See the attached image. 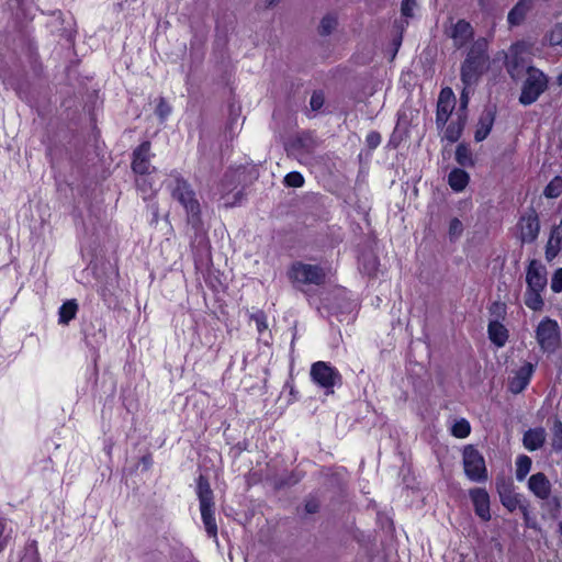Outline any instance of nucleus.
I'll return each mask as SVG.
<instances>
[{
	"label": "nucleus",
	"instance_id": "f257e3e1",
	"mask_svg": "<svg viewBox=\"0 0 562 562\" xmlns=\"http://www.w3.org/2000/svg\"><path fill=\"white\" fill-rule=\"evenodd\" d=\"M488 60L486 54V43L484 41H476L469 49L468 55L461 66V81L467 86H474Z\"/></svg>",
	"mask_w": 562,
	"mask_h": 562
},
{
	"label": "nucleus",
	"instance_id": "f03ea898",
	"mask_svg": "<svg viewBox=\"0 0 562 562\" xmlns=\"http://www.w3.org/2000/svg\"><path fill=\"white\" fill-rule=\"evenodd\" d=\"M171 195L186 210L188 221L192 225L200 223V203L195 198V192L191 186L179 175H172L168 183Z\"/></svg>",
	"mask_w": 562,
	"mask_h": 562
},
{
	"label": "nucleus",
	"instance_id": "7ed1b4c3",
	"mask_svg": "<svg viewBox=\"0 0 562 562\" xmlns=\"http://www.w3.org/2000/svg\"><path fill=\"white\" fill-rule=\"evenodd\" d=\"M196 494L200 502V510L205 531L209 537L217 538V525L214 516L213 491L206 477L198 479Z\"/></svg>",
	"mask_w": 562,
	"mask_h": 562
},
{
	"label": "nucleus",
	"instance_id": "20e7f679",
	"mask_svg": "<svg viewBox=\"0 0 562 562\" xmlns=\"http://www.w3.org/2000/svg\"><path fill=\"white\" fill-rule=\"evenodd\" d=\"M293 286L302 290L304 285H322L326 280L325 270L318 265L295 261L288 270Z\"/></svg>",
	"mask_w": 562,
	"mask_h": 562
},
{
	"label": "nucleus",
	"instance_id": "39448f33",
	"mask_svg": "<svg viewBox=\"0 0 562 562\" xmlns=\"http://www.w3.org/2000/svg\"><path fill=\"white\" fill-rule=\"evenodd\" d=\"M310 375L312 381L322 387L326 395L334 394L336 385L341 384V374L330 363L325 361L314 362Z\"/></svg>",
	"mask_w": 562,
	"mask_h": 562
},
{
	"label": "nucleus",
	"instance_id": "423d86ee",
	"mask_svg": "<svg viewBox=\"0 0 562 562\" xmlns=\"http://www.w3.org/2000/svg\"><path fill=\"white\" fill-rule=\"evenodd\" d=\"M548 86L547 76L535 67H528L527 78L522 85L519 102L530 105L538 100Z\"/></svg>",
	"mask_w": 562,
	"mask_h": 562
},
{
	"label": "nucleus",
	"instance_id": "0eeeda50",
	"mask_svg": "<svg viewBox=\"0 0 562 562\" xmlns=\"http://www.w3.org/2000/svg\"><path fill=\"white\" fill-rule=\"evenodd\" d=\"M536 340L543 352H554L561 342L558 322L550 317L541 319L536 328Z\"/></svg>",
	"mask_w": 562,
	"mask_h": 562
},
{
	"label": "nucleus",
	"instance_id": "6e6552de",
	"mask_svg": "<svg viewBox=\"0 0 562 562\" xmlns=\"http://www.w3.org/2000/svg\"><path fill=\"white\" fill-rule=\"evenodd\" d=\"M463 467L465 475L473 482H483L487 479V471L483 456L472 446L463 450Z\"/></svg>",
	"mask_w": 562,
	"mask_h": 562
},
{
	"label": "nucleus",
	"instance_id": "1a4fd4ad",
	"mask_svg": "<svg viewBox=\"0 0 562 562\" xmlns=\"http://www.w3.org/2000/svg\"><path fill=\"white\" fill-rule=\"evenodd\" d=\"M456 106V95L451 88H442L437 102L436 125L438 130L445 128L453 109Z\"/></svg>",
	"mask_w": 562,
	"mask_h": 562
},
{
	"label": "nucleus",
	"instance_id": "9d476101",
	"mask_svg": "<svg viewBox=\"0 0 562 562\" xmlns=\"http://www.w3.org/2000/svg\"><path fill=\"white\" fill-rule=\"evenodd\" d=\"M150 143L143 142L133 151L132 169L138 176H149L156 168L150 162Z\"/></svg>",
	"mask_w": 562,
	"mask_h": 562
},
{
	"label": "nucleus",
	"instance_id": "9b49d317",
	"mask_svg": "<svg viewBox=\"0 0 562 562\" xmlns=\"http://www.w3.org/2000/svg\"><path fill=\"white\" fill-rule=\"evenodd\" d=\"M519 238L522 243H533L540 231V223L537 212L531 209L525 213L518 223Z\"/></svg>",
	"mask_w": 562,
	"mask_h": 562
},
{
	"label": "nucleus",
	"instance_id": "f8f14e48",
	"mask_svg": "<svg viewBox=\"0 0 562 562\" xmlns=\"http://www.w3.org/2000/svg\"><path fill=\"white\" fill-rule=\"evenodd\" d=\"M527 289L544 290L548 283L546 268L536 259L529 262L526 272Z\"/></svg>",
	"mask_w": 562,
	"mask_h": 562
},
{
	"label": "nucleus",
	"instance_id": "ddd939ff",
	"mask_svg": "<svg viewBox=\"0 0 562 562\" xmlns=\"http://www.w3.org/2000/svg\"><path fill=\"white\" fill-rule=\"evenodd\" d=\"M470 498L474 506L475 514L484 521L491 519L490 495L484 488L475 487L470 490Z\"/></svg>",
	"mask_w": 562,
	"mask_h": 562
},
{
	"label": "nucleus",
	"instance_id": "4468645a",
	"mask_svg": "<svg viewBox=\"0 0 562 562\" xmlns=\"http://www.w3.org/2000/svg\"><path fill=\"white\" fill-rule=\"evenodd\" d=\"M448 35L453 41V45L457 48L463 47L473 37V27L465 20H459L452 24L448 31Z\"/></svg>",
	"mask_w": 562,
	"mask_h": 562
},
{
	"label": "nucleus",
	"instance_id": "2eb2a0df",
	"mask_svg": "<svg viewBox=\"0 0 562 562\" xmlns=\"http://www.w3.org/2000/svg\"><path fill=\"white\" fill-rule=\"evenodd\" d=\"M533 371L535 366L530 362H527L520 367L509 381V391L514 394L522 392L529 384Z\"/></svg>",
	"mask_w": 562,
	"mask_h": 562
},
{
	"label": "nucleus",
	"instance_id": "dca6fc26",
	"mask_svg": "<svg viewBox=\"0 0 562 562\" xmlns=\"http://www.w3.org/2000/svg\"><path fill=\"white\" fill-rule=\"evenodd\" d=\"M496 111L494 106H486L480 117L474 133V139L476 142L484 140L492 131L494 125Z\"/></svg>",
	"mask_w": 562,
	"mask_h": 562
},
{
	"label": "nucleus",
	"instance_id": "f3484780",
	"mask_svg": "<svg viewBox=\"0 0 562 562\" xmlns=\"http://www.w3.org/2000/svg\"><path fill=\"white\" fill-rule=\"evenodd\" d=\"M528 487L540 499H547L551 492V483L542 472L529 477Z\"/></svg>",
	"mask_w": 562,
	"mask_h": 562
},
{
	"label": "nucleus",
	"instance_id": "a211bd4d",
	"mask_svg": "<svg viewBox=\"0 0 562 562\" xmlns=\"http://www.w3.org/2000/svg\"><path fill=\"white\" fill-rule=\"evenodd\" d=\"M546 430L542 427L528 429L522 437V445L529 451L540 449L546 442Z\"/></svg>",
	"mask_w": 562,
	"mask_h": 562
},
{
	"label": "nucleus",
	"instance_id": "6ab92c4d",
	"mask_svg": "<svg viewBox=\"0 0 562 562\" xmlns=\"http://www.w3.org/2000/svg\"><path fill=\"white\" fill-rule=\"evenodd\" d=\"M487 334L488 339L497 348L504 347L509 337L507 328L498 319H494L488 323Z\"/></svg>",
	"mask_w": 562,
	"mask_h": 562
},
{
	"label": "nucleus",
	"instance_id": "aec40b11",
	"mask_svg": "<svg viewBox=\"0 0 562 562\" xmlns=\"http://www.w3.org/2000/svg\"><path fill=\"white\" fill-rule=\"evenodd\" d=\"M532 0H519L515 7L509 11L507 21L512 26L519 25L527 12L530 10Z\"/></svg>",
	"mask_w": 562,
	"mask_h": 562
},
{
	"label": "nucleus",
	"instance_id": "412c9836",
	"mask_svg": "<svg viewBox=\"0 0 562 562\" xmlns=\"http://www.w3.org/2000/svg\"><path fill=\"white\" fill-rule=\"evenodd\" d=\"M467 115L458 114L457 121H451L445 128L443 138L450 143H456L462 135L465 126Z\"/></svg>",
	"mask_w": 562,
	"mask_h": 562
},
{
	"label": "nucleus",
	"instance_id": "4be33fe9",
	"mask_svg": "<svg viewBox=\"0 0 562 562\" xmlns=\"http://www.w3.org/2000/svg\"><path fill=\"white\" fill-rule=\"evenodd\" d=\"M559 227H554L551 231L550 237L546 245V259L552 261L560 252L562 248V236L559 233Z\"/></svg>",
	"mask_w": 562,
	"mask_h": 562
},
{
	"label": "nucleus",
	"instance_id": "5701e85b",
	"mask_svg": "<svg viewBox=\"0 0 562 562\" xmlns=\"http://www.w3.org/2000/svg\"><path fill=\"white\" fill-rule=\"evenodd\" d=\"M470 180L467 171L460 168H454L448 176V183L456 192H461L465 189Z\"/></svg>",
	"mask_w": 562,
	"mask_h": 562
},
{
	"label": "nucleus",
	"instance_id": "b1692460",
	"mask_svg": "<svg viewBox=\"0 0 562 562\" xmlns=\"http://www.w3.org/2000/svg\"><path fill=\"white\" fill-rule=\"evenodd\" d=\"M501 502L509 512L519 508L524 515H527V506L520 504V496L513 493L510 490L499 492Z\"/></svg>",
	"mask_w": 562,
	"mask_h": 562
},
{
	"label": "nucleus",
	"instance_id": "393cba45",
	"mask_svg": "<svg viewBox=\"0 0 562 562\" xmlns=\"http://www.w3.org/2000/svg\"><path fill=\"white\" fill-rule=\"evenodd\" d=\"M78 312V304L76 300H69L65 302L58 311V323L63 325H67L71 319L76 317Z\"/></svg>",
	"mask_w": 562,
	"mask_h": 562
},
{
	"label": "nucleus",
	"instance_id": "a878e982",
	"mask_svg": "<svg viewBox=\"0 0 562 562\" xmlns=\"http://www.w3.org/2000/svg\"><path fill=\"white\" fill-rule=\"evenodd\" d=\"M542 291L543 290H526L525 304L528 308L532 311H541L543 308L544 302L541 296Z\"/></svg>",
	"mask_w": 562,
	"mask_h": 562
},
{
	"label": "nucleus",
	"instance_id": "bb28decb",
	"mask_svg": "<svg viewBox=\"0 0 562 562\" xmlns=\"http://www.w3.org/2000/svg\"><path fill=\"white\" fill-rule=\"evenodd\" d=\"M531 459L526 456L521 454L516 460V479L518 481H524L529 473L531 469Z\"/></svg>",
	"mask_w": 562,
	"mask_h": 562
},
{
	"label": "nucleus",
	"instance_id": "cd10ccee",
	"mask_svg": "<svg viewBox=\"0 0 562 562\" xmlns=\"http://www.w3.org/2000/svg\"><path fill=\"white\" fill-rule=\"evenodd\" d=\"M456 160L462 167L473 166L472 153L465 144L458 145L456 149Z\"/></svg>",
	"mask_w": 562,
	"mask_h": 562
},
{
	"label": "nucleus",
	"instance_id": "c85d7f7f",
	"mask_svg": "<svg viewBox=\"0 0 562 562\" xmlns=\"http://www.w3.org/2000/svg\"><path fill=\"white\" fill-rule=\"evenodd\" d=\"M562 193V178L554 177L544 188L543 194L548 199L558 198Z\"/></svg>",
	"mask_w": 562,
	"mask_h": 562
},
{
	"label": "nucleus",
	"instance_id": "c756f323",
	"mask_svg": "<svg viewBox=\"0 0 562 562\" xmlns=\"http://www.w3.org/2000/svg\"><path fill=\"white\" fill-rule=\"evenodd\" d=\"M552 439L551 446L555 451L562 450V422L558 418L554 419L551 428Z\"/></svg>",
	"mask_w": 562,
	"mask_h": 562
},
{
	"label": "nucleus",
	"instance_id": "7c9ffc66",
	"mask_svg": "<svg viewBox=\"0 0 562 562\" xmlns=\"http://www.w3.org/2000/svg\"><path fill=\"white\" fill-rule=\"evenodd\" d=\"M337 23L338 22H337V18L335 14H331V13L326 14L319 23V27H318L319 34L323 36L331 34V32L336 29Z\"/></svg>",
	"mask_w": 562,
	"mask_h": 562
},
{
	"label": "nucleus",
	"instance_id": "2f4dec72",
	"mask_svg": "<svg viewBox=\"0 0 562 562\" xmlns=\"http://www.w3.org/2000/svg\"><path fill=\"white\" fill-rule=\"evenodd\" d=\"M471 432V426H470V423L464 419V418H461L457 422H454L452 428H451V434L457 437V438H467Z\"/></svg>",
	"mask_w": 562,
	"mask_h": 562
},
{
	"label": "nucleus",
	"instance_id": "473e14b6",
	"mask_svg": "<svg viewBox=\"0 0 562 562\" xmlns=\"http://www.w3.org/2000/svg\"><path fill=\"white\" fill-rule=\"evenodd\" d=\"M136 187L143 193L144 200L150 196L154 192V184L149 181L147 176H139L136 179Z\"/></svg>",
	"mask_w": 562,
	"mask_h": 562
},
{
	"label": "nucleus",
	"instance_id": "72a5a7b5",
	"mask_svg": "<svg viewBox=\"0 0 562 562\" xmlns=\"http://www.w3.org/2000/svg\"><path fill=\"white\" fill-rule=\"evenodd\" d=\"M473 86H467V85H463V89L461 91V94H460V100H459V113L458 114H461V115H467V109H468V105H469V101H470V93H471V88Z\"/></svg>",
	"mask_w": 562,
	"mask_h": 562
},
{
	"label": "nucleus",
	"instance_id": "f704fd0d",
	"mask_svg": "<svg viewBox=\"0 0 562 562\" xmlns=\"http://www.w3.org/2000/svg\"><path fill=\"white\" fill-rule=\"evenodd\" d=\"M548 40L552 46H562V22L552 27L548 34Z\"/></svg>",
	"mask_w": 562,
	"mask_h": 562
},
{
	"label": "nucleus",
	"instance_id": "c9c22d12",
	"mask_svg": "<svg viewBox=\"0 0 562 562\" xmlns=\"http://www.w3.org/2000/svg\"><path fill=\"white\" fill-rule=\"evenodd\" d=\"M284 183L288 187L300 188L304 183V178L300 172L292 171L284 177Z\"/></svg>",
	"mask_w": 562,
	"mask_h": 562
},
{
	"label": "nucleus",
	"instance_id": "e433bc0d",
	"mask_svg": "<svg viewBox=\"0 0 562 562\" xmlns=\"http://www.w3.org/2000/svg\"><path fill=\"white\" fill-rule=\"evenodd\" d=\"M155 112L161 121H165L171 113V106L167 103L165 98L160 97Z\"/></svg>",
	"mask_w": 562,
	"mask_h": 562
},
{
	"label": "nucleus",
	"instance_id": "4c0bfd02",
	"mask_svg": "<svg viewBox=\"0 0 562 562\" xmlns=\"http://www.w3.org/2000/svg\"><path fill=\"white\" fill-rule=\"evenodd\" d=\"M324 102L325 98L323 92L314 91L310 100V106L313 111H318L324 105Z\"/></svg>",
	"mask_w": 562,
	"mask_h": 562
},
{
	"label": "nucleus",
	"instance_id": "58836bf2",
	"mask_svg": "<svg viewBox=\"0 0 562 562\" xmlns=\"http://www.w3.org/2000/svg\"><path fill=\"white\" fill-rule=\"evenodd\" d=\"M463 232V225L459 218H452L449 224V235L451 238H458Z\"/></svg>",
	"mask_w": 562,
	"mask_h": 562
},
{
	"label": "nucleus",
	"instance_id": "ea45409f",
	"mask_svg": "<svg viewBox=\"0 0 562 562\" xmlns=\"http://www.w3.org/2000/svg\"><path fill=\"white\" fill-rule=\"evenodd\" d=\"M550 286L554 293H560L562 291V268L554 271Z\"/></svg>",
	"mask_w": 562,
	"mask_h": 562
},
{
	"label": "nucleus",
	"instance_id": "a19ab883",
	"mask_svg": "<svg viewBox=\"0 0 562 562\" xmlns=\"http://www.w3.org/2000/svg\"><path fill=\"white\" fill-rule=\"evenodd\" d=\"M416 0H402L401 11L406 18L413 16L414 9L416 8Z\"/></svg>",
	"mask_w": 562,
	"mask_h": 562
},
{
	"label": "nucleus",
	"instance_id": "79ce46f5",
	"mask_svg": "<svg viewBox=\"0 0 562 562\" xmlns=\"http://www.w3.org/2000/svg\"><path fill=\"white\" fill-rule=\"evenodd\" d=\"M251 317L255 321L257 330L259 333H262L263 330H266L268 328L267 319L262 312H257Z\"/></svg>",
	"mask_w": 562,
	"mask_h": 562
},
{
	"label": "nucleus",
	"instance_id": "37998d69",
	"mask_svg": "<svg viewBox=\"0 0 562 562\" xmlns=\"http://www.w3.org/2000/svg\"><path fill=\"white\" fill-rule=\"evenodd\" d=\"M490 313L496 316V319L502 318L506 313V305L501 302H494L490 307Z\"/></svg>",
	"mask_w": 562,
	"mask_h": 562
},
{
	"label": "nucleus",
	"instance_id": "c03bdc74",
	"mask_svg": "<svg viewBox=\"0 0 562 562\" xmlns=\"http://www.w3.org/2000/svg\"><path fill=\"white\" fill-rule=\"evenodd\" d=\"M304 510L306 514H316L319 510V502L315 497L305 501Z\"/></svg>",
	"mask_w": 562,
	"mask_h": 562
},
{
	"label": "nucleus",
	"instance_id": "a18cd8bd",
	"mask_svg": "<svg viewBox=\"0 0 562 562\" xmlns=\"http://www.w3.org/2000/svg\"><path fill=\"white\" fill-rule=\"evenodd\" d=\"M368 147L374 149L381 144V135L378 132H370L366 138Z\"/></svg>",
	"mask_w": 562,
	"mask_h": 562
},
{
	"label": "nucleus",
	"instance_id": "49530a36",
	"mask_svg": "<svg viewBox=\"0 0 562 562\" xmlns=\"http://www.w3.org/2000/svg\"><path fill=\"white\" fill-rule=\"evenodd\" d=\"M5 521L0 520V552L4 549L8 543V539L10 538V533H5Z\"/></svg>",
	"mask_w": 562,
	"mask_h": 562
},
{
	"label": "nucleus",
	"instance_id": "de8ad7c7",
	"mask_svg": "<svg viewBox=\"0 0 562 562\" xmlns=\"http://www.w3.org/2000/svg\"><path fill=\"white\" fill-rule=\"evenodd\" d=\"M506 68L510 76L515 78L516 76V69H517V61L515 59H508L506 63Z\"/></svg>",
	"mask_w": 562,
	"mask_h": 562
},
{
	"label": "nucleus",
	"instance_id": "09e8293b",
	"mask_svg": "<svg viewBox=\"0 0 562 562\" xmlns=\"http://www.w3.org/2000/svg\"><path fill=\"white\" fill-rule=\"evenodd\" d=\"M491 2H492V0H477L479 7H480L483 11L488 10V8H490V5H491Z\"/></svg>",
	"mask_w": 562,
	"mask_h": 562
},
{
	"label": "nucleus",
	"instance_id": "8fccbe9b",
	"mask_svg": "<svg viewBox=\"0 0 562 562\" xmlns=\"http://www.w3.org/2000/svg\"><path fill=\"white\" fill-rule=\"evenodd\" d=\"M142 462L146 468H149L151 465V458L149 456L143 457Z\"/></svg>",
	"mask_w": 562,
	"mask_h": 562
},
{
	"label": "nucleus",
	"instance_id": "3c124183",
	"mask_svg": "<svg viewBox=\"0 0 562 562\" xmlns=\"http://www.w3.org/2000/svg\"><path fill=\"white\" fill-rule=\"evenodd\" d=\"M97 291L104 300H106L108 290L105 288H98Z\"/></svg>",
	"mask_w": 562,
	"mask_h": 562
},
{
	"label": "nucleus",
	"instance_id": "603ef678",
	"mask_svg": "<svg viewBox=\"0 0 562 562\" xmlns=\"http://www.w3.org/2000/svg\"><path fill=\"white\" fill-rule=\"evenodd\" d=\"M281 0H267V5L268 7H272V5H276L277 3H279Z\"/></svg>",
	"mask_w": 562,
	"mask_h": 562
},
{
	"label": "nucleus",
	"instance_id": "864d4df0",
	"mask_svg": "<svg viewBox=\"0 0 562 562\" xmlns=\"http://www.w3.org/2000/svg\"><path fill=\"white\" fill-rule=\"evenodd\" d=\"M557 83L562 86V72L557 77Z\"/></svg>",
	"mask_w": 562,
	"mask_h": 562
},
{
	"label": "nucleus",
	"instance_id": "5fc2aeb1",
	"mask_svg": "<svg viewBox=\"0 0 562 562\" xmlns=\"http://www.w3.org/2000/svg\"><path fill=\"white\" fill-rule=\"evenodd\" d=\"M559 532H560V535L562 536V521H561V522H559Z\"/></svg>",
	"mask_w": 562,
	"mask_h": 562
}]
</instances>
